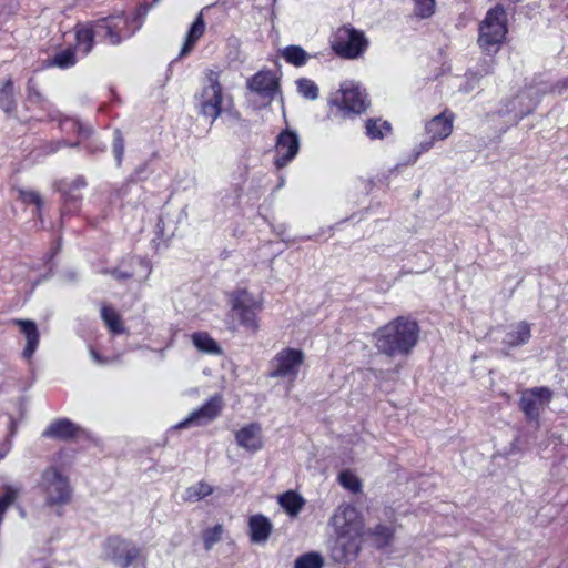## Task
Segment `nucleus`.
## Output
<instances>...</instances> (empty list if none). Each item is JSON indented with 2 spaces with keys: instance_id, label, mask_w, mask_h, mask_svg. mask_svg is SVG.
Returning <instances> with one entry per match:
<instances>
[{
  "instance_id": "nucleus-1",
  "label": "nucleus",
  "mask_w": 568,
  "mask_h": 568,
  "mask_svg": "<svg viewBox=\"0 0 568 568\" xmlns=\"http://www.w3.org/2000/svg\"><path fill=\"white\" fill-rule=\"evenodd\" d=\"M335 531L331 546V556L336 562H349L361 550L366 535L364 519L359 511L349 504L339 505L329 520Z\"/></svg>"
},
{
  "instance_id": "nucleus-2",
  "label": "nucleus",
  "mask_w": 568,
  "mask_h": 568,
  "mask_svg": "<svg viewBox=\"0 0 568 568\" xmlns=\"http://www.w3.org/2000/svg\"><path fill=\"white\" fill-rule=\"evenodd\" d=\"M418 337V324L399 316L374 333V343L376 348L387 356H406L417 344Z\"/></svg>"
},
{
  "instance_id": "nucleus-3",
  "label": "nucleus",
  "mask_w": 568,
  "mask_h": 568,
  "mask_svg": "<svg viewBox=\"0 0 568 568\" xmlns=\"http://www.w3.org/2000/svg\"><path fill=\"white\" fill-rule=\"evenodd\" d=\"M507 19L503 6L489 9L479 24L478 45L487 54L497 53L507 34Z\"/></svg>"
},
{
  "instance_id": "nucleus-4",
  "label": "nucleus",
  "mask_w": 568,
  "mask_h": 568,
  "mask_svg": "<svg viewBox=\"0 0 568 568\" xmlns=\"http://www.w3.org/2000/svg\"><path fill=\"white\" fill-rule=\"evenodd\" d=\"M38 488L49 507H59L70 503L72 488L69 478L57 466H48L40 475Z\"/></svg>"
},
{
  "instance_id": "nucleus-5",
  "label": "nucleus",
  "mask_w": 568,
  "mask_h": 568,
  "mask_svg": "<svg viewBox=\"0 0 568 568\" xmlns=\"http://www.w3.org/2000/svg\"><path fill=\"white\" fill-rule=\"evenodd\" d=\"M199 113L213 123L223 111L225 97L220 83L219 73L209 71L201 92L195 97Z\"/></svg>"
},
{
  "instance_id": "nucleus-6",
  "label": "nucleus",
  "mask_w": 568,
  "mask_h": 568,
  "mask_svg": "<svg viewBox=\"0 0 568 568\" xmlns=\"http://www.w3.org/2000/svg\"><path fill=\"white\" fill-rule=\"evenodd\" d=\"M568 88V78L561 83L555 87H549L547 83L539 81L530 85L525 87L519 93L510 101V112L517 120H521L524 116L530 114L537 106L540 97L547 92L561 93L564 89Z\"/></svg>"
},
{
  "instance_id": "nucleus-7",
  "label": "nucleus",
  "mask_w": 568,
  "mask_h": 568,
  "mask_svg": "<svg viewBox=\"0 0 568 568\" xmlns=\"http://www.w3.org/2000/svg\"><path fill=\"white\" fill-rule=\"evenodd\" d=\"M331 45L338 57L353 60L366 51L368 39L363 31L351 26H343L335 31Z\"/></svg>"
},
{
  "instance_id": "nucleus-8",
  "label": "nucleus",
  "mask_w": 568,
  "mask_h": 568,
  "mask_svg": "<svg viewBox=\"0 0 568 568\" xmlns=\"http://www.w3.org/2000/svg\"><path fill=\"white\" fill-rule=\"evenodd\" d=\"M230 303L241 325L252 333H256L260 327L257 314L263 308V300L256 298L245 288H239L230 294Z\"/></svg>"
},
{
  "instance_id": "nucleus-9",
  "label": "nucleus",
  "mask_w": 568,
  "mask_h": 568,
  "mask_svg": "<svg viewBox=\"0 0 568 568\" xmlns=\"http://www.w3.org/2000/svg\"><path fill=\"white\" fill-rule=\"evenodd\" d=\"M341 97L331 99V103L336 105L343 115L361 114L369 105L367 94L362 87L354 81H345L341 84Z\"/></svg>"
},
{
  "instance_id": "nucleus-10",
  "label": "nucleus",
  "mask_w": 568,
  "mask_h": 568,
  "mask_svg": "<svg viewBox=\"0 0 568 568\" xmlns=\"http://www.w3.org/2000/svg\"><path fill=\"white\" fill-rule=\"evenodd\" d=\"M141 28V22L132 24L128 17L110 16L98 20V37L110 44H119L123 39L132 37Z\"/></svg>"
},
{
  "instance_id": "nucleus-11",
  "label": "nucleus",
  "mask_w": 568,
  "mask_h": 568,
  "mask_svg": "<svg viewBox=\"0 0 568 568\" xmlns=\"http://www.w3.org/2000/svg\"><path fill=\"white\" fill-rule=\"evenodd\" d=\"M454 114L444 111L425 123V132L428 139L422 141L415 149L416 158L428 152L435 143L447 139L453 132Z\"/></svg>"
},
{
  "instance_id": "nucleus-12",
  "label": "nucleus",
  "mask_w": 568,
  "mask_h": 568,
  "mask_svg": "<svg viewBox=\"0 0 568 568\" xmlns=\"http://www.w3.org/2000/svg\"><path fill=\"white\" fill-rule=\"evenodd\" d=\"M305 355L298 348L286 347L278 352L271 361V377L294 381L303 365Z\"/></svg>"
},
{
  "instance_id": "nucleus-13",
  "label": "nucleus",
  "mask_w": 568,
  "mask_h": 568,
  "mask_svg": "<svg viewBox=\"0 0 568 568\" xmlns=\"http://www.w3.org/2000/svg\"><path fill=\"white\" fill-rule=\"evenodd\" d=\"M104 552L106 558L120 568H128L142 556L141 548L120 537L108 538Z\"/></svg>"
},
{
  "instance_id": "nucleus-14",
  "label": "nucleus",
  "mask_w": 568,
  "mask_h": 568,
  "mask_svg": "<svg viewBox=\"0 0 568 568\" xmlns=\"http://www.w3.org/2000/svg\"><path fill=\"white\" fill-rule=\"evenodd\" d=\"M223 408L221 396H213L206 400L200 408L194 409L186 418L178 423L174 428H189L207 425L219 417Z\"/></svg>"
},
{
  "instance_id": "nucleus-15",
  "label": "nucleus",
  "mask_w": 568,
  "mask_h": 568,
  "mask_svg": "<svg viewBox=\"0 0 568 568\" xmlns=\"http://www.w3.org/2000/svg\"><path fill=\"white\" fill-rule=\"evenodd\" d=\"M551 398L552 392L548 387H534L523 392L519 406L526 417L536 420Z\"/></svg>"
},
{
  "instance_id": "nucleus-16",
  "label": "nucleus",
  "mask_w": 568,
  "mask_h": 568,
  "mask_svg": "<svg viewBox=\"0 0 568 568\" xmlns=\"http://www.w3.org/2000/svg\"><path fill=\"white\" fill-rule=\"evenodd\" d=\"M298 150V135L291 130L282 131L276 138L274 165L277 169L286 166L297 155Z\"/></svg>"
},
{
  "instance_id": "nucleus-17",
  "label": "nucleus",
  "mask_w": 568,
  "mask_h": 568,
  "mask_svg": "<svg viewBox=\"0 0 568 568\" xmlns=\"http://www.w3.org/2000/svg\"><path fill=\"white\" fill-rule=\"evenodd\" d=\"M247 88L270 103L278 92V79L270 70H261L247 80Z\"/></svg>"
},
{
  "instance_id": "nucleus-18",
  "label": "nucleus",
  "mask_w": 568,
  "mask_h": 568,
  "mask_svg": "<svg viewBox=\"0 0 568 568\" xmlns=\"http://www.w3.org/2000/svg\"><path fill=\"white\" fill-rule=\"evenodd\" d=\"M234 439L240 448L250 454H255L264 447L263 430L258 423H250L240 427L234 433Z\"/></svg>"
},
{
  "instance_id": "nucleus-19",
  "label": "nucleus",
  "mask_w": 568,
  "mask_h": 568,
  "mask_svg": "<svg viewBox=\"0 0 568 568\" xmlns=\"http://www.w3.org/2000/svg\"><path fill=\"white\" fill-rule=\"evenodd\" d=\"M530 337L531 325L526 321H520L506 327L501 344L510 349L527 344Z\"/></svg>"
},
{
  "instance_id": "nucleus-20",
  "label": "nucleus",
  "mask_w": 568,
  "mask_h": 568,
  "mask_svg": "<svg viewBox=\"0 0 568 568\" xmlns=\"http://www.w3.org/2000/svg\"><path fill=\"white\" fill-rule=\"evenodd\" d=\"M12 323L19 326L21 333L24 335L27 343L22 355L24 358L30 359L36 353L39 345V331L37 324L31 320H13Z\"/></svg>"
},
{
  "instance_id": "nucleus-21",
  "label": "nucleus",
  "mask_w": 568,
  "mask_h": 568,
  "mask_svg": "<svg viewBox=\"0 0 568 568\" xmlns=\"http://www.w3.org/2000/svg\"><path fill=\"white\" fill-rule=\"evenodd\" d=\"M75 31V49L88 54L93 48V40L98 37V20L91 23H78Z\"/></svg>"
},
{
  "instance_id": "nucleus-22",
  "label": "nucleus",
  "mask_w": 568,
  "mask_h": 568,
  "mask_svg": "<svg viewBox=\"0 0 568 568\" xmlns=\"http://www.w3.org/2000/svg\"><path fill=\"white\" fill-rule=\"evenodd\" d=\"M79 426L68 418H60L52 422L43 432L44 437L68 440L77 436Z\"/></svg>"
},
{
  "instance_id": "nucleus-23",
  "label": "nucleus",
  "mask_w": 568,
  "mask_h": 568,
  "mask_svg": "<svg viewBox=\"0 0 568 568\" xmlns=\"http://www.w3.org/2000/svg\"><path fill=\"white\" fill-rule=\"evenodd\" d=\"M248 529L251 540L255 544L265 542L273 529V526L264 515H253L248 519Z\"/></svg>"
},
{
  "instance_id": "nucleus-24",
  "label": "nucleus",
  "mask_w": 568,
  "mask_h": 568,
  "mask_svg": "<svg viewBox=\"0 0 568 568\" xmlns=\"http://www.w3.org/2000/svg\"><path fill=\"white\" fill-rule=\"evenodd\" d=\"M277 503L290 517H296L305 505V499L296 491L288 490L278 495Z\"/></svg>"
},
{
  "instance_id": "nucleus-25",
  "label": "nucleus",
  "mask_w": 568,
  "mask_h": 568,
  "mask_svg": "<svg viewBox=\"0 0 568 568\" xmlns=\"http://www.w3.org/2000/svg\"><path fill=\"white\" fill-rule=\"evenodd\" d=\"M204 31L205 22L202 12H200L194 22L191 24L190 30L187 31L185 42L180 52V57H185L191 52L197 40L204 34Z\"/></svg>"
},
{
  "instance_id": "nucleus-26",
  "label": "nucleus",
  "mask_w": 568,
  "mask_h": 568,
  "mask_svg": "<svg viewBox=\"0 0 568 568\" xmlns=\"http://www.w3.org/2000/svg\"><path fill=\"white\" fill-rule=\"evenodd\" d=\"M101 317L111 334L119 335L125 333V326L121 316L113 307L103 305L101 307Z\"/></svg>"
},
{
  "instance_id": "nucleus-27",
  "label": "nucleus",
  "mask_w": 568,
  "mask_h": 568,
  "mask_svg": "<svg viewBox=\"0 0 568 568\" xmlns=\"http://www.w3.org/2000/svg\"><path fill=\"white\" fill-rule=\"evenodd\" d=\"M192 343L200 352L207 354H221L219 344L206 332H196L191 336Z\"/></svg>"
},
{
  "instance_id": "nucleus-28",
  "label": "nucleus",
  "mask_w": 568,
  "mask_h": 568,
  "mask_svg": "<svg viewBox=\"0 0 568 568\" xmlns=\"http://www.w3.org/2000/svg\"><path fill=\"white\" fill-rule=\"evenodd\" d=\"M213 487L205 483L199 481L185 489L183 499L187 503L200 501L213 493Z\"/></svg>"
},
{
  "instance_id": "nucleus-29",
  "label": "nucleus",
  "mask_w": 568,
  "mask_h": 568,
  "mask_svg": "<svg viewBox=\"0 0 568 568\" xmlns=\"http://www.w3.org/2000/svg\"><path fill=\"white\" fill-rule=\"evenodd\" d=\"M377 548H384L390 545L394 537V529L386 525H376L368 531Z\"/></svg>"
},
{
  "instance_id": "nucleus-30",
  "label": "nucleus",
  "mask_w": 568,
  "mask_h": 568,
  "mask_svg": "<svg viewBox=\"0 0 568 568\" xmlns=\"http://www.w3.org/2000/svg\"><path fill=\"white\" fill-rule=\"evenodd\" d=\"M365 129L366 134L371 139H383L392 131L390 124L387 121H382L381 119H368L366 121Z\"/></svg>"
},
{
  "instance_id": "nucleus-31",
  "label": "nucleus",
  "mask_w": 568,
  "mask_h": 568,
  "mask_svg": "<svg viewBox=\"0 0 568 568\" xmlns=\"http://www.w3.org/2000/svg\"><path fill=\"white\" fill-rule=\"evenodd\" d=\"M282 57L286 62L295 65L302 67L308 60L307 52L301 48L300 45H288L282 50Z\"/></svg>"
},
{
  "instance_id": "nucleus-32",
  "label": "nucleus",
  "mask_w": 568,
  "mask_h": 568,
  "mask_svg": "<svg viewBox=\"0 0 568 568\" xmlns=\"http://www.w3.org/2000/svg\"><path fill=\"white\" fill-rule=\"evenodd\" d=\"M339 485L353 494L362 491V483L352 470H343L338 475Z\"/></svg>"
},
{
  "instance_id": "nucleus-33",
  "label": "nucleus",
  "mask_w": 568,
  "mask_h": 568,
  "mask_svg": "<svg viewBox=\"0 0 568 568\" xmlns=\"http://www.w3.org/2000/svg\"><path fill=\"white\" fill-rule=\"evenodd\" d=\"M324 559L318 552H306L296 558L294 568H323Z\"/></svg>"
},
{
  "instance_id": "nucleus-34",
  "label": "nucleus",
  "mask_w": 568,
  "mask_h": 568,
  "mask_svg": "<svg viewBox=\"0 0 568 568\" xmlns=\"http://www.w3.org/2000/svg\"><path fill=\"white\" fill-rule=\"evenodd\" d=\"M77 62L75 52L73 49L68 48L58 52L51 60L50 65L67 69L74 65Z\"/></svg>"
},
{
  "instance_id": "nucleus-35",
  "label": "nucleus",
  "mask_w": 568,
  "mask_h": 568,
  "mask_svg": "<svg viewBox=\"0 0 568 568\" xmlns=\"http://www.w3.org/2000/svg\"><path fill=\"white\" fill-rule=\"evenodd\" d=\"M0 106L7 113L11 112L16 106L13 99V83L10 79L7 80L0 90Z\"/></svg>"
},
{
  "instance_id": "nucleus-36",
  "label": "nucleus",
  "mask_w": 568,
  "mask_h": 568,
  "mask_svg": "<svg viewBox=\"0 0 568 568\" xmlns=\"http://www.w3.org/2000/svg\"><path fill=\"white\" fill-rule=\"evenodd\" d=\"M224 534L222 525L217 524L203 531V544L206 550H211L215 544H217Z\"/></svg>"
},
{
  "instance_id": "nucleus-37",
  "label": "nucleus",
  "mask_w": 568,
  "mask_h": 568,
  "mask_svg": "<svg viewBox=\"0 0 568 568\" xmlns=\"http://www.w3.org/2000/svg\"><path fill=\"white\" fill-rule=\"evenodd\" d=\"M298 93L308 100H315L318 97V87L310 79L302 78L296 81Z\"/></svg>"
},
{
  "instance_id": "nucleus-38",
  "label": "nucleus",
  "mask_w": 568,
  "mask_h": 568,
  "mask_svg": "<svg viewBox=\"0 0 568 568\" xmlns=\"http://www.w3.org/2000/svg\"><path fill=\"white\" fill-rule=\"evenodd\" d=\"M415 3V12L420 18H429L435 12V0H413Z\"/></svg>"
},
{
  "instance_id": "nucleus-39",
  "label": "nucleus",
  "mask_w": 568,
  "mask_h": 568,
  "mask_svg": "<svg viewBox=\"0 0 568 568\" xmlns=\"http://www.w3.org/2000/svg\"><path fill=\"white\" fill-rule=\"evenodd\" d=\"M114 143H113V152L116 159L118 164L120 165L122 162V158L124 154V141L120 133V131H115L114 133Z\"/></svg>"
},
{
  "instance_id": "nucleus-40",
  "label": "nucleus",
  "mask_w": 568,
  "mask_h": 568,
  "mask_svg": "<svg viewBox=\"0 0 568 568\" xmlns=\"http://www.w3.org/2000/svg\"><path fill=\"white\" fill-rule=\"evenodd\" d=\"M19 195H20V199L23 202H26V203H33V204H36L38 206V209H40L41 205H42L41 196L36 191H32V190H28V191L20 190L19 191Z\"/></svg>"
},
{
  "instance_id": "nucleus-41",
  "label": "nucleus",
  "mask_w": 568,
  "mask_h": 568,
  "mask_svg": "<svg viewBox=\"0 0 568 568\" xmlns=\"http://www.w3.org/2000/svg\"><path fill=\"white\" fill-rule=\"evenodd\" d=\"M149 6L148 4H141L136 8L134 14L132 18H129L132 24H135L138 21L143 23L144 17L148 14Z\"/></svg>"
},
{
  "instance_id": "nucleus-42",
  "label": "nucleus",
  "mask_w": 568,
  "mask_h": 568,
  "mask_svg": "<svg viewBox=\"0 0 568 568\" xmlns=\"http://www.w3.org/2000/svg\"><path fill=\"white\" fill-rule=\"evenodd\" d=\"M28 97L30 100H39L40 93L36 89V84L32 80H29L28 82Z\"/></svg>"
},
{
  "instance_id": "nucleus-43",
  "label": "nucleus",
  "mask_w": 568,
  "mask_h": 568,
  "mask_svg": "<svg viewBox=\"0 0 568 568\" xmlns=\"http://www.w3.org/2000/svg\"><path fill=\"white\" fill-rule=\"evenodd\" d=\"M493 59L490 58L488 61H486L481 69L478 70V73L480 74H489L493 71Z\"/></svg>"
},
{
  "instance_id": "nucleus-44",
  "label": "nucleus",
  "mask_w": 568,
  "mask_h": 568,
  "mask_svg": "<svg viewBox=\"0 0 568 568\" xmlns=\"http://www.w3.org/2000/svg\"><path fill=\"white\" fill-rule=\"evenodd\" d=\"M72 125L78 129L79 134L88 136L91 133L90 128H83V125L80 124L78 121H72Z\"/></svg>"
},
{
  "instance_id": "nucleus-45",
  "label": "nucleus",
  "mask_w": 568,
  "mask_h": 568,
  "mask_svg": "<svg viewBox=\"0 0 568 568\" xmlns=\"http://www.w3.org/2000/svg\"><path fill=\"white\" fill-rule=\"evenodd\" d=\"M90 354H91V357H92L97 363H99V364H104V363H105V361H103V359L101 358V356H100V355H99L94 349H91V351H90Z\"/></svg>"
},
{
  "instance_id": "nucleus-46",
  "label": "nucleus",
  "mask_w": 568,
  "mask_h": 568,
  "mask_svg": "<svg viewBox=\"0 0 568 568\" xmlns=\"http://www.w3.org/2000/svg\"><path fill=\"white\" fill-rule=\"evenodd\" d=\"M90 354H91V357H92L97 363H99V364H104V363H105V361H103V359L101 358V356H100V355H99L94 349H91V351H90Z\"/></svg>"
},
{
  "instance_id": "nucleus-47",
  "label": "nucleus",
  "mask_w": 568,
  "mask_h": 568,
  "mask_svg": "<svg viewBox=\"0 0 568 568\" xmlns=\"http://www.w3.org/2000/svg\"><path fill=\"white\" fill-rule=\"evenodd\" d=\"M114 276L118 277V278H128V277L131 276V274L121 273V272L115 271L114 272Z\"/></svg>"
},
{
  "instance_id": "nucleus-48",
  "label": "nucleus",
  "mask_w": 568,
  "mask_h": 568,
  "mask_svg": "<svg viewBox=\"0 0 568 568\" xmlns=\"http://www.w3.org/2000/svg\"><path fill=\"white\" fill-rule=\"evenodd\" d=\"M75 184H77L78 187H83V186H85L87 183H85L83 178H78L75 180Z\"/></svg>"
},
{
  "instance_id": "nucleus-49",
  "label": "nucleus",
  "mask_w": 568,
  "mask_h": 568,
  "mask_svg": "<svg viewBox=\"0 0 568 568\" xmlns=\"http://www.w3.org/2000/svg\"><path fill=\"white\" fill-rule=\"evenodd\" d=\"M9 450H10L9 447H4L0 450V460L3 459L8 455Z\"/></svg>"
}]
</instances>
